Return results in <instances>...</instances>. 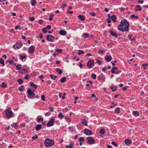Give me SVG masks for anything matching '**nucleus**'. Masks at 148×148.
<instances>
[{"instance_id":"1","label":"nucleus","mask_w":148,"mask_h":148,"mask_svg":"<svg viewBox=\"0 0 148 148\" xmlns=\"http://www.w3.org/2000/svg\"><path fill=\"white\" fill-rule=\"evenodd\" d=\"M129 23L126 20L123 19L121 22L120 25L118 27L119 30L122 32L127 31L129 29Z\"/></svg>"},{"instance_id":"2","label":"nucleus","mask_w":148,"mask_h":148,"mask_svg":"<svg viewBox=\"0 0 148 148\" xmlns=\"http://www.w3.org/2000/svg\"><path fill=\"white\" fill-rule=\"evenodd\" d=\"M11 108L9 107L5 111V115L9 119L11 118L14 116V113L11 110Z\"/></svg>"},{"instance_id":"3","label":"nucleus","mask_w":148,"mask_h":148,"mask_svg":"<svg viewBox=\"0 0 148 148\" xmlns=\"http://www.w3.org/2000/svg\"><path fill=\"white\" fill-rule=\"evenodd\" d=\"M45 145L47 147L51 146L54 145L53 140L49 138H46L44 142Z\"/></svg>"},{"instance_id":"4","label":"nucleus","mask_w":148,"mask_h":148,"mask_svg":"<svg viewBox=\"0 0 148 148\" xmlns=\"http://www.w3.org/2000/svg\"><path fill=\"white\" fill-rule=\"evenodd\" d=\"M54 121L55 119L54 118H50L47 124V126L49 127L53 126L54 124Z\"/></svg>"},{"instance_id":"5","label":"nucleus","mask_w":148,"mask_h":148,"mask_svg":"<svg viewBox=\"0 0 148 148\" xmlns=\"http://www.w3.org/2000/svg\"><path fill=\"white\" fill-rule=\"evenodd\" d=\"M27 92L28 93L27 97L29 99H31L32 97L35 96V93L32 91L30 89H28Z\"/></svg>"},{"instance_id":"6","label":"nucleus","mask_w":148,"mask_h":148,"mask_svg":"<svg viewBox=\"0 0 148 148\" xmlns=\"http://www.w3.org/2000/svg\"><path fill=\"white\" fill-rule=\"evenodd\" d=\"M87 140L88 143L91 145L95 143V140L93 138L91 137H88L87 138Z\"/></svg>"},{"instance_id":"7","label":"nucleus","mask_w":148,"mask_h":148,"mask_svg":"<svg viewBox=\"0 0 148 148\" xmlns=\"http://www.w3.org/2000/svg\"><path fill=\"white\" fill-rule=\"evenodd\" d=\"M46 39L50 42H53L55 39L54 37L52 35H48L46 37Z\"/></svg>"},{"instance_id":"8","label":"nucleus","mask_w":148,"mask_h":148,"mask_svg":"<svg viewBox=\"0 0 148 148\" xmlns=\"http://www.w3.org/2000/svg\"><path fill=\"white\" fill-rule=\"evenodd\" d=\"M94 64V61L92 60H89L87 63V66L89 68H91Z\"/></svg>"},{"instance_id":"9","label":"nucleus","mask_w":148,"mask_h":148,"mask_svg":"<svg viewBox=\"0 0 148 148\" xmlns=\"http://www.w3.org/2000/svg\"><path fill=\"white\" fill-rule=\"evenodd\" d=\"M35 47L34 46H30L29 48L28 52L29 53L32 54L34 52Z\"/></svg>"},{"instance_id":"10","label":"nucleus","mask_w":148,"mask_h":148,"mask_svg":"<svg viewBox=\"0 0 148 148\" xmlns=\"http://www.w3.org/2000/svg\"><path fill=\"white\" fill-rule=\"evenodd\" d=\"M23 45V44L21 43H17L15 45H14V49L18 48L20 49Z\"/></svg>"},{"instance_id":"11","label":"nucleus","mask_w":148,"mask_h":148,"mask_svg":"<svg viewBox=\"0 0 148 148\" xmlns=\"http://www.w3.org/2000/svg\"><path fill=\"white\" fill-rule=\"evenodd\" d=\"M84 133L87 135H90L92 134V132L87 129H85L84 131Z\"/></svg>"},{"instance_id":"12","label":"nucleus","mask_w":148,"mask_h":148,"mask_svg":"<svg viewBox=\"0 0 148 148\" xmlns=\"http://www.w3.org/2000/svg\"><path fill=\"white\" fill-rule=\"evenodd\" d=\"M118 69L117 68V67H113L111 71V72L112 73H113V74L115 73L116 74H118L119 73V72H118V71L117 72V71L114 72L115 70H117Z\"/></svg>"},{"instance_id":"13","label":"nucleus","mask_w":148,"mask_h":148,"mask_svg":"<svg viewBox=\"0 0 148 148\" xmlns=\"http://www.w3.org/2000/svg\"><path fill=\"white\" fill-rule=\"evenodd\" d=\"M59 33L62 36H66L67 34L65 30H63L60 31Z\"/></svg>"},{"instance_id":"14","label":"nucleus","mask_w":148,"mask_h":148,"mask_svg":"<svg viewBox=\"0 0 148 148\" xmlns=\"http://www.w3.org/2000/svg\"><path fill=\"white\" fill-rule=\"evenodd\" d=\"M105 59L107 62L110 61L112 59V57L110 56H106L105 57Z\"/></svg>"},{"instance_id":"15","label":"nucleus","mask_w":148,"mask_h":148,"mask_svg":"<svg viewBox=\"0 0 148 148\" xmlns=\"http://www.w3.org/2000/svg\"><path fill=\"white\" fill-rule=\"evenodd\" d=\"M124 142H125V143L126 145H130V144H131V143H132L131 141L129 139H128L125 140L124 141Z\"/></svg>"},{"instance_id":"16","label":"nucleus","mask_w":148,"mask_h":148,"mask_svg":"<svg viewBox=\"0 0 148 148\" xmlns=\"http://www.w3.org/2000/svg\"><path fill=\"white\" fill-rule=\"evenodd\" d=\"M42 127V125L40 124H38L36 126V130H38L41 129Z\"/></svg>"},{"instance_id":"17","label":"nucleus","mask_w":148,"mask_h":148,"mask_svg":"<svg viewBox=\"0 0 148 148\" xmlns=\"http://www.w3.org/2000/svg\"><path fill=\"white\" fill-rule=\"evenodd\" d=\"M74 145V143H71L69 145H66V148H73V147Z\"/></svg>"},{"instance_id":"18","label":"nucleus","mask_w":148,"mask_h":148,"mask_svg":"<svg viewBox=\"0 0 148 148\" xmlns=\"http://www.w3.org/2000/svg\"><path fill=\"white\" fill-rule=\"evenodd\" d=\"M30 86H32L33 88H34V90L36 89L37 88V86L34 84L32 82H30Z\"/></svg>"},{"instance_id":"19","label":"nucleus","mask_w":148,"mask_h":148,"mask_svg":"<svg viewBox=\"0 0 148 148\" xmlns=\"http://www.w3.org/2000/svg\"><path fill=\"white\" fill-rule=\"evenodd\" d=\"M31 3L32 6H34L36 3V0H31Z\"/></svg>"},{"instance_id":"20","label":"nucleus","mask_w":148,"mask_h":148,"mask_svg":"<svg viewBox=\"0 0 148 148\" xmlns=\"http://www.w3.org/2000/svg\"><path fill=\"white\" fill-rule=\"evenodd\" d=\"M20 72L21 74H24L27 72V71L25 69H22L20 71Z\"/></svg>"},{"instance_id":"21","label":"nucleus","mask_w":148,"mask_h":148,"mask_svg":"<svg viewBox=\"0 0 148 148\" xmlns=\"http://www.w3.org/2000/svg\"><path fill=\"white\" fill-rule=\"evenodd\" d=\"M133 115H136L137 116H138L139 115V113L138 111H133L132 112Z\"/></svg>"},{"instance_id":"22","label":"nucleus","mask_w":148,"mask_h":148,"mask_svg":"<svg viewBox=\"0 0 148 148\" xmlns=\"http://www.w3.org/2000/svg\"><path fill=\"white\" fill-rule=\"evenodd\" d=\"M110 33L111 34L112 36L115 37L116 38H118V36L116 34L114 33L112 31H110Z\"/></svg>"},{"instance_id":"23","label":"nucleus","mask_w":148,"mask_h":148,"mask_svg":"<svg viewBox=\"0 0 148 148\" xmlns=\"http://www.w3.org/2000/svg\"><path fill=\"white\" fill-rule=\"evenodd\" d=\"M82 124L85 126H87V124L86 121L84 119L82 120Z\"/></svg>"},{"instance_id":"24","label":"nucleus","mask_w":148,"mask_h":148,"mask_svg":"<svg viewBox=\"0 0 148 148\" xmlns=\"http://www.w3.org/2000/svg\"><path fill=\"white\" fill-rule=\"evenodd\" d=\"M64 117V115H63L62 113H60L58 114V117L60 119H62V118Z\"/></svg>"},{"instance_id":"25","label":"nucleus","mask_w":148,"mask_h":148,"mask_svg":"<svg viewBox=\"0 0 148 148\" xmlns=\"http://www.w3.org/2000/svg\"><path fill=\"white\" fill-rule=\"evenodd\" d=\"M99 133L101 134H104L105 133V131L104 129H102L100 130Z\"/></svg>"},{"instance_id":"26","label":"nucleus","mask_w":148,"mask_h":148,"mask_svg":"<svg viewBox=\"0 0 148 148\" xmlns=\"http://www.w3.org/2000/svg\"><path fill=\"white\" fill-rule=\"evenodd\" d=\"M66 80V78L65 77H63L61 78L60 79V82L61 83H63Z\"/></svg>"},{"instance_id":"27","label":"nucleus","mask_w":148,"mask_h":148,"mask_svg":"<svg viewBox=\"0 0 148 148\" xmlns=\"http://www.w3.org/2000/svg\"><path fill=\"white\" fill-rule=\"evenodd\" d=\"M50 76L51 77V79H53V80H55L56 78L57 77V76H54L53 75H50Z\"/></svg>"},{"instance_id":"28","label":"nucleus","mask_w":148,"mask_h":148,"mask_svg":"<svg viewBox=\"0 0 148 148\" xmlns=\"http://www.w3.org/2000/svg\"><path fill=\"white\" fill-rule=\"evenodd\" d=\"M83 36L84 38H88L89 37V34L86 33H84L83 34Z\"/></svg>"},{"instance_id":"29","label":"nucleus","mask_w":148,"mask_h":148,"mask_svg":"<svg viewBox=\"0 0 148 148\" xmlns=\"http://www.w3.org/2000/svg\"><path fill=\"white\" fill-rule=\"evenodd\" d=\"M24 86H21L19 88V90L21 92H22L24 90Z\"/></svg>"},{"instance_id":"30","label":"nucleus","mask_w":148,"mask_h":148,"mask_svg":"<svg viewBox=\"0 0 148 148\" xmlns=\"http://www.w3.org/2000/svg\"><path fill=\"white\" fill-rule=\"evenodd\" d=\"M9 63L10 64L12 65H15L16 64L12 60H11L9 61Z\"/></svg>"},{"instance_id":"31","label":"nucleus","mask_w":148,"mask_h":148,"mask_svg":"<svg viewBox=\"0 0 148 148\" xmlns=\"http://www.w3.org/2000/svg\"><path fill=\"white\" fill-rule=\"evenodd\" d=\"M136 11H137L138 10H139L140 11H141V9L140 8V6L139 5H137L136 6Z\"/></svg>"},{"instance_id":"32","label":"nucleus","mask_w":148,"mask_h":148,"mask_svg":"<svg viewBox=\"0 0 148 148\" xmlns=\"http://www.w3.org/2000/svg\"><path fill=\"white\" fill-rule=\"evenodd\" d=\"M78 51V54L79 55H80L81 54H83L84 53V51H81V50H79Z\"/></svg>"},{"instance_id":"33","label":"nucleus","mask_w":148,"mask_h":148,"mask_svg":"<svg viewBox=\"0 0 148 148\" xmlns=\"http://www.w3.org/2000/svg\"><path fill=\"white\" fill-rule=\"evenodd\" d=\"M115 112L117 113H119L120 112V109L119 107L117 108L115 110Z\"/></svg>"},{"instance_id":"34","label":"nucleus","mask_w":148,"mask_h":148,"mask_svg":"<svg viewBox=\"0 0 148 148\" xmlns=\"http://www.w3.org/2000/svg\"><path fill=\"white\" fill-rule=\"evenodd\" d=\"M17 82L20 84H21L23 83V81L22 79H19L17 80Z\"/></svg>"},{"instance_id":"35","label":"nucleus","mask_w":148,"mask_h":148,"mask_svg":"<svg viewBox=\"0 0 148 148\" xmlns=\"http://www.w3.org/2000/svg\"><path fill=\"white\" fill-rule=\"evenodd\" d=\"M21 68V65L20 64H18L16 67V69L18 70H19Z\"/></svg>"},{"instance_id":"36","label":"nucleus","mask_w":148,"mask_h":148,"mask_svg":"<svg viewBox=\"0 0 148 148\" xmlns=\"http://www.w3.org/2000/svg\"><path fill=\"white\" fill-rule=\"evenodd\" d=\"M0 63L3 66H4L5 65V63L4 62L2 58H1L0 60Z\"/></svg>"},{"instance_id":"37","label":"nucleus","mask_w":148,"mask_h":148,"mask_svg":"<svg viewBox=\"0 0 148 148\" xmlns=\"http://www.w3.org/2000/svg\"><path fill=\"white\" fill-rule=\"evenodd\" d=\"M42 31L45 34H46L47 32V28H43L42 29Z\"/></svg>"},{"instance_id":"38","label":"nucleus","mask_w":148,"mask_h":148,"mask_svg":"<svg viewBox=\"0 0 148 148\" xmlns=\"http://www.w3.org/2000/svg\"><path fill=\"white\" fill-rule=\"evenodd\" d=\"M79 140L80 142H83L84 141V139L83 137H81L79 138Z\"/></svg>"},{"instance_id":"39","label":"nucleus","mask_w":148,"mask_h":148,"mask_svg":"<svg viewBox=\"0 0 148 148\" xmlns=\"http://www.w3.org/2000/svg\"><path fill=\"white\" fill-rule=\"evenodd\" d=\"M91 77L94 79H95L96 77V75L94 74H92L91 75Z\"/></svg>"},{"instance_id":"40","label":"nucleus","mask_w":148,"mask_h":148,"mask_svg":"<svg viewBox=\"0 0 148 148\" xmlns=\"http://www.w3.org/2000/svg\"><path fill=\"white\" fill-rule=\"evenodd\" d=\"M38 138V136L37 134H36L34 136H33L32 138V139L33 140H34Z\"/></svg>"},{"instance_id":"41","label":"nucleus","mask_w":148,"mask_h":148,"mask_svg":"<svg viewBox=\"0 0 148 148\" xmlns=\"http://www.w3.org/2000/svg\"><path fill=\"white\" fill-rule=\"evenodd\" d=\"M51 114V112H48L46 113L45 114V115L46 116H48L50 115Z\"/></svg>"},{"instance_id":"42","label":"nucleus","mask_w":148,"mask_h":148,"mask_svg":"<svg viewBox=\"0 0 148 148\" xmlns=\"http://www.w3.org/2000/svg\"><path fill=\"white\" fill-rule=\"evenodd\" d=\"M112 144L114 146H115V147H117L118 145V144H117V143L116 144L115 143V142H112Z\"/></svg>"},{"instance_id":"43","label":"nucleus","mask_w":148,"mask_h":148,"mask_svg":"<svg viewBox=\"0 0 148 148\" xmlns=\"http://www.w3.org/2000/svg\"><path fill=\"white\" fill-rule=\"evenodd\" d=\"M1 87H5V88L6 87V84H5V82H3L2 83V84H1Z\"/></svg>"},{"instance_id":"44","label":"nucleus","mask_w":148,"mask_h":148,"mask_svg":"<svg viewBox=\"0 0 148 148\" xmlns=\"http://www.w3.org/2000/svg\"><path fill=\"white\" fill-rule=\"evenodd\" d=\"M41 98L42 100L43 101H45V96L44 95H42L41 97Z\"/></svg>"},{"instance_id":"45","label":"nucleus","mask_w":148,"mask_h":148,"mask_svg":"<svg viewBox=\"0 0 148 148\" xmlns=\"http://www.w3.org/2000/svg\"><path fill=\"white\" fill-rule=\"evenodd\" d=\"M20 56H21V60H23L24 59L25 57H26V56L25 55H20Z\"/></svg>"},{"instance_id":"46","label":"nucleus","mask_w":148,"mask_h":148,"mask_svg":"<svg viewBox=\"0 0 148 148\" xmlns=\"http://www.w3.org/2000/svg\"><path fill=\"white\" fill-rule=\"evenodd\" d=\"M65 119L67 121H71V119L70 118H69V117L66 116L65 117Z\"/></svg>"},{"instance_id":"47","label":"nucleus","mask_w":148,"mask_h":148,"mask_svg":"<svg viewBox=\"0 0 148 148\" xmlns=\"http://www.w3.org/2000/svg\"><path fill=\"white\" fill-rule=\"evenodd\" d=\"M43 77H44L43 75H40V76H39V77H39L40 78V79H41V80L42 81H43V82H44V80H43V79H43Z\"/></svg>"},{"instance_id":"48","label":"nucleus","mask_w":148,"mask_h":148,"mask_svg":"<svg viewBox=\"0 0 148 148\" xmlns=\"http://www.w3.org/2000/svg\"><path fill=\"white\" fill-rule=\"evenodd\" d=\"M78 18H85L84 16L83 15H79L78 16Z\"/></svg>"},{"instance_id":"49","label":"nucleus","mask_w":148,"mask_h":148,"mask_svg":"<svg viewBox=\"0 0 148 148\" xmlns=\"http://www.w3.org/2000/svg\"><path fill=\"white\" fill-rule=\"evenodd\" d=\"M111 62L112 64V65L113 66H114L115 65V64H114V62L116 63L117 62V61L116 60L112 61H111Z\"/></svg>"},{"instance_id":"50","label":"nucleus","mask_w":148,"mask_h":148,"mask_svg":"<svg viewBox=\"0 0 148 148\" xmlns=\"http://www.w3.org/2000/svg\"><path fill=\"white\" fill-rule=\"evenodd\" d=\"M55 51H58L59 53H61L62 51V50L61 49H55Z\"/></svg>"},{"instance_id":"51","label":"nucleus","mask_w":148,"mask_h":148,"mask_svg":"<svg viewBox=\"0 0 148 148\" xmlns=\"http://www.w3.org/2000/svg\"><path fill=\"white\" fill-rule=\"evenodd\" d=\"M105 51L103 50H100L99 51L98 53H101V54H103Z\"/></svg>"},{"instance_id":"52","label":"nucleus","mask_w":148,"mask_h":148,"mask_svg":"<svg viewBox=\"0 0 148 148\" xmlns=\"http://www.w3.org/2000/svg\"><path fill=\"white\" fill-rule=\"evenodd\" d=\"M131 16L132 18H138V17L137 16H135L134 14H132L131 15Z\"/></svg>"},{"instance_id":"53","label":"nucleus","mask_w":148,"mask_h":148,"mask_svg":"<svg viewBox=\"0 0 148 148\" xmlns=\"http://www.w3.org/2000/svg\"><path fill=\"white\" fill-rule=\"evenodd\" d=\"M90 15L93 16H94L95 15V12H90Z\"/></svg>"},{"instance_id":"54","label":"nucleus","mask_w":148,"mask_h":148,"mask_svg":"<svg viewBox=\"0 0 148 148\" xmlns=\"http://www.w3.org/2000/svg\"><path fill=\"white\" fill-rule=\"evenodd\" d=\"M110 88L112 89V90L113 92H114L116 90V88L114 87H110Z\"/></svg>"},{"instance_id":"55","label":"nucleus","mask_w":148,"mask_h":148,"mask_svg":"<svg viewBox=\"0 0 148 148\" xmlns=\"http://www.w3.org/2000/svg\"><path fill=\"white\" fill-rule=\"evenodd\" d=\"M20 27V26L19 25H17V26H16L15 28V29H21V28Z\"/></svg>"},{"instance_id":"56","label":"nucleus","mask_w":148,"mask_h":148,"mask_svg":"<svg viewBox=\"0 0 148 148\" xmlns=\"http://www.w3.org/2000/svg\"><path fill=\"white\" fill-rule=\"evenodd\" d=\"M51 28V26L50 25H48L47 26V27L46 28L48 29L49 30H50Z\"/></svg>"},{"instance_id":"57","label":"nucleus","mask_w":148,"mask_h":148,"mask_svg":"<svg viewBox=\"0 0 148 148\" xmlns=\"http://www.w3.org/2000/svg\"><path fill=\"white\" fill-rule=\"evenodd\" d=\"M97 62L99 65H100L102 63L99 60H97Z\"/></svg>"},{"instance_id":"58","label":"nucleus","mask_w":148,"mask_h":148,"mask_svg":"<svg viewBox=\"0 0 148 148\" xmlns=\"http://www.w3.org/2000/svg\"><path fill=\"white\" fill-rule=\"evenodd\" d=\"M49 110L50 111L53 112V109L52 107H50L49 108Z\"/></svg>"},{"instance_id":"59","label":"nucleus","mask_w":148,"mask_h":148,"mask_svg":"<svg viewBox=\"0 0 148 148\" xmlns=\"http://www.w3.org/2000/svg\"><path fill=\"white\" fill-rule=\"evenodd\" d=\"M43 118H39L38 119V122H39L40 121H43Z\"/></svg>"},{"instance_id":"60","label":"nucleus","mask_w":148,"mask_h":148,"mask_svg":"<svg viewBox=\"0 0 148 148\" xmlns=\"http://www.w3.org/2000/svg\"><path fill=\"white\" fill-rule=\"evenodd\" d=\"M111 18H116V17L114 15H113L111 16Z\"/></svg>"},{"instance_id":"61","label":"nucleus","mask_w":148,"mask_h":148,"mask_svg":"<svg viewBox=\"0 0 148 148\" xmlns=\"http://www.w3.org/2000/svg\"><path fill=\"white\" fill-rule=\"evenodd\" d=\"M67 6V5L65 4H63L61 6V7L62 8H63L64 7H66Z\"/></svg>"},{"instance_id":"62","label":"nucleus","mask_w":148,"mask_h":148,"mask_svg":"<svg viewBox=\"0 0 148 148\" xmlns=\"http://www.w3.org/2000/svg\"><path fill=\"white\" fill-rule=\"evenodd\" d=\"M62 70H60L58 72V74L59 75H61L62 73Z\"/></svg>"},{"instance_id":"63","label":"nucleus","mask_w":148,"mask_h":148,"mask_svg":"<svg viewBox=\"0 0 148 148\" xmlns=\"http://www.w3.org/2000/svg\"><path fill=\"white\" fill-rule=\"evenodd\" d=\"M29 77V75H27L25 77V78L26 79H29V78L28 77Z\"/></svg>"},{"instance_id":"64","label":"nucleus","mask_w":148,"mask_h":148,"mask_svg":"<svg viewBox=\"0 0 148 148\" xmlns=\"http://www.w3.org/2000/svg\"><path fill=\"white\" fill-rule=\"evenodd\" d=\"M107 147L108 148H112V147L110 145H107Z\"/></svg>"}]
</instances>
